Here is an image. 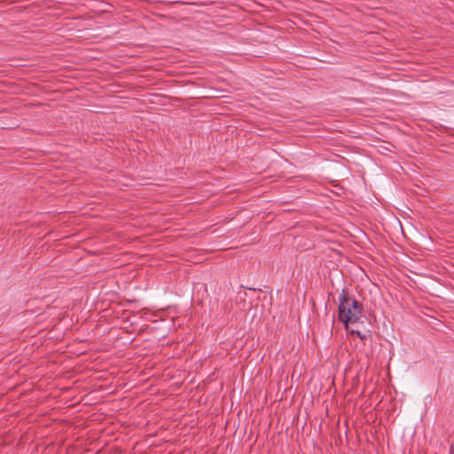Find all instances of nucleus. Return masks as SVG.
Instances as JSON below:
<instances>
[{"label":"nucleus","instance_id":"1","mask_svg":"<svg viewBox=\"0 0 454 454\" xmlns=\"http://www.w3.org/2000/svg\"><path fill=\"white\" fill-rule=\"evenodd\" d=\"M364 316L363 305L350 295L347 289H342L338 298V318L348 328V325L357 323Z\"/></svg>","mask_w":454,"mask_h":454},{"label":"nucleus","instance_id":"2","mask_svg":"<svg viewBox=\"0 0 454 454\" xmlns=\"http://www.w3.org/2000/svg\"><path fill=\"white\" fill-rule=\"evenodd\" d=\"M351 334L356 335L361 340H364L365 339V335L363 334L360 331L351 330Z\"/></svg>","mask_w":454,"mask_h":454}]
</instances>
